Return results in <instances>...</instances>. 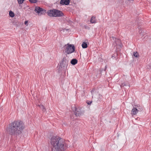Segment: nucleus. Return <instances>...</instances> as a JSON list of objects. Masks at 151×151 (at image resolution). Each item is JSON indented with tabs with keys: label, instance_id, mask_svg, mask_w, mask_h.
Instances as JSON below:
<instances>
[{
	"label": "nucleus",
	"instance_id": "obj_23",
	"mask_svg": "<svg viewBox=\"0 0 151 151\" xmlns=\"http://www.w3.org/2000/svg\"><path fill=\"white\" fill-rule=\"evenodd\" d=\"M38 106H39V107L42 109V108H43V106L42 104L38 105Z\"/></svg>",
	"mask_w": 151,
	"mask_h": 151
},
{
	"label": "nucleus",
	"instance_id": "obj_4",
	"mask_svg": "<svg viewBox=\"0 0 151 151\" xmlns=\"http://www.w3.org/2000/svg\"><path fill=\"white\" fill-rule=\"evenodd\" d=\"M65 52L67 54H70L73 52L75 50V47L73 45L68 44L65 45Z\"/></svg>",
	"mask_w": 151,
	"mask_h": 151
},
{
	"label": "nucleus",
	"instance_id": "obj_15",
	"mask_svg": "<svg viewBox=\"0 0 151 151\" xmlns=\"http://www.w3.org/2000/svg\"><path fill=\"white\" fill-rule=\"evenodd\" d=\"M82 47L83 48H85L87 47V44L85 42H83L82 45Z\"/></svg>",
	"mask_w": 151,
	"mask_h": 151
},
{
	"label": "nucleus",
	"instance_id": "obj_1",
	"mask_svg": "<svg viewBox=\"0 0 151 151\" xmlns=\"http://www.w3.org/2000/svg\"><path fill=\"white\" fill-rule=\"evenodd\" d=\"M24 128V124L22 121L20 120H15L10 124L7 131L10 135L20 137Z\"/></svg>",
	"mask_w": 151,
	"mask_h": 151
},
{
	"label": "nucleus",
	"instance_id": "obj_31",
	"mask_svg": "<svg viewBox=\"0 0 151 151\" xmlns=\"http://www.w3.org/2000/svg\"><path fill=\"white\" fill-rule=\"evenodd\" d=\"M115 54L116 55H117V54H116H116Z\"/></svg>",
	"mask_w": 151,
	"mask_h": 151
},
{
	"label": "nucleus",
	"instance_id": "obj_17",
	"mask_svg": "<svg viewBox=\"0 0 151 151\" xmlns=\"http://www.w3.org/2000/svg\"><path fill=\"white\" fill-rule=\"evenodd\" d=\"M133 55L136 58H138L139 56V53L137 52H134Z\"/></svg>",
	"mask_w": 151,
	"mask_h": 151
},
{
	"label": "nucleus",
	"instance_id": "obj_22",
	"mask_svg": "<svg viewBox=\"0 0 151 151\" xmlns=\"http://www.w3.org/2000/svg\"><path fill=\"white\" fill-rule=\"evenodd\" d=\"M86 103L88 105H90L92 103V101H87Z\"/></svg>",
	"mask_w": 151,
	"mask_h": 151
},
{
	"label": "nucleus",
	"instance_id": "obj_26",
	"mask_svg": "<svg viewBox=\"0 0 151 151\" xmlns=\"http://www.w3.org/2000/svg\"><path fill=\"white\" fill-rule=\"evenodd\" d=\"M91 93L92 94V97H93V96L94 95H93V94H94V90H92V91H91Z\"/></svg>",
	"mask_w": 151,
	"mask_h": 151
},
{
	"label": "nucleus",
	"instance_id": "obj_11",
	"mask_svg": "<svg viewBox=\"0 0 151 151\" xmlns=\"http://www.w3.org/2000/svg\"><path fill=\"white\" fill-rule=\"evenodd\" d=\"M90 22L92 24L95 23L97 22V19L96 17L94 16H92L91 18Z\"/></svg>",
	"mask_w": 151,
	"mask_h": 151
},
{
	"label": "nucleus",
	"instance_id": "obj_24",
	"mask_svg": "<svg viewBox=\"0 0 151 151\" xmlns=\"http://www.w3.org/2000/svg\"><path fill=\"white\" fill-rule=\"evenodd\" d=\"M42 110L43 112H45L46 110V109L44 106H43V108H42Z\"/></svg>",
	"mask_w": 151,
	"mask_h": 151
},
{
	"label": "nucleus",
	"instance_id": "obj_25",
	"mask_svg": "<svg viewBox=\"0 0 151 151\" xmlns=\"http://www.w3.org/2000/svg\"><path fill=\"white\" fill-rule=\"evenodd\" d=\"M28 22V21L27 20L25 21L24 22V24L25 25H28L27 23Z\"/></svg>",
	"mask_w": 151,
	"mask_h": 151
},
{
	"label": "nucleus",
	"instance_id": "obj_14",
	"mask_svg": "<svg viewBox=\"0 0 151 151\" xmlns=\"http://www.w3.org/2000/svg\"><path fill=\"white\" fill-rule=\"evenodd\" d=\"M128 84L127 82H124L122 83V84L120 85L121 88H122L124 86H128Z\"/></svg>",
	"mask_w": 151,
	"mask_h": 151
},
{
	"label": "nucleus",
	"instance_id": "obj_7",
	"mask_svg": "<svg viewBox=\"0 0 151 151\" xmlns=\"http://www.w3.org/2000/svg\"><path fill=\"white\" fill-rule=\"evenodd\" d=\"M70 2V0H60V4L62 5H68Z\"/></svg>",
	"mask_w": 151,
	"mask_h": 151
},
{
	"label": "nucleus",
	"instance_id": "obj_12",
	"mask_svg": "<svg viewBox=\"0 0 151 151\" xmlns=\"http://www.w3.org/2000/svg\"><path fill=\"white\" fill-rule=\"evenodd\" d=\"M135 107H134V108H136V109H137V110L138 111H141L143 109L142 107L139 105H135Z\"/></svg>",
	"mask_w": 151,
	"mask_h": 151
},
{
	"label": "nucleus",
	"instance_id": "obj_9",
	"mask_svg": "<svg viewBox=\"0 0 151 151\" xmlns=\"http://www.w3.org/2000/svg\"><path fill=\"white\" fill-rule=\"evenodd\" d=\"M35 12L37 13L39 15H41V14L45 12L46 10H34Z\"/></svg>",
	"mask_w": 151,
	"mask_h": 151
},
{
	"label": "nucleus",
	"instance_id": "obj_29",
	"mask_svg": "<svg viewBox=\"0 0 151 151\" xmlns=\"http://www.w3.org/2000/svg\"><path fill=\"white\" fill-rule=\"evenodd\" d=\"M115 54H114V56H113V55L112 56V57H115L114 56H115Z\"/></svg>",
	"mask_w": 151,
	"mask_h": 151
},
{
	"label": "nucleus",
	"instance_id": "obj_16",
	"mask_svg": "<svg viewBox=\"0 0 151 151\" xmlns=\"http://www.w3.org/2000/svg\"><path fill=\"white\" fill-rule=\"evenodd\" d=\"M9 15L12 17H13L14 16V14L12 11H10L9 12Z\"/></svg>",
	"mask_w": 151,
	"mask_h": 151
},
{
	"label": "nucleus",
	"instance_id": "obj_8",
	"mask_svg": "<svg viewBox=\"0 0 151 151\" xmlns=\"http://www.w3.org/2000/svg\"><path fill=\"white\" fill-rule=\"evenodd\" d=\"M68 63V61H64L62 60V61L60 63V66L62 67H66L67 66Z\"/></svg>",
	"mask_w": 151,
	"mask_h": 151
},
{
	"label": "nucleus",
	"instance_id": "obj_5",
	"mask_svg": "<svg viewBox=\"0 0 151 151\" xmlns=\"http://www.w3.org/2000/svg\"><path fill=\"white\" fill-rule=\"evenodd\" d=\"M114 45L116 47V49L119 47L120 49L122 47V45L120 40L118 39H116Z\"/></svg>",
	"mask_w": 151,
	"mask_h": 151
},
{
	"label": "nucleus",
	"instance_id": "obj_30",
	"mask_svg": "<svg viewBox=\"0 0 151 151\" xmlns=\"http://www.w3.org/2000/svg\"><path fill=\"white\" fill-rule=\"evenodd\" d=\"M150 68H151V65H150Z\"/></svg>",
	"mask_w": 151,
	"mask_h": 151
},
{
	"label": "nucleus",
	"instance_id": "obj_6",
	"mask_svg": "<svg viewBox=\"0 0 151 151\" xmlns=\"http://www.w3.org/2000/svg\"><path fill=\"white\" fill-rule=\"evenodd\" d=\"M75 114L76 116H80L83 114V112L79 108H75Z\"/></svg>",
	"mask_w": 151,
	"mask_h": 151
},
{
	"label": "nucleus",
	"instance_id": "obj_20",
	"mask_svg": "<svg viewBox=\"0 0 151 151\" xmlns=\"http://www.w3.org/2000/svg\"><path fill=\"white\" fill-rule=\"evenodd\" d=\"M35 9H43L40 7L39 6H36L35 8Z\"/></svg>",
	"mask_w": 151,
	"mask_h": 151
},
{
	"label": "nucleus",
	"instance_id": "obj_2",
	"mask_svg": "<svg viewBox=\"0 0 151 151\" xmlns=\"http://www.w3.org/2000/svg\"><path fill=\"white\" fill-rule=\"evenodd\" d=\"M50 143L52 151H66L67 148L63 139L58 136L53 137L50 139Z\"/></svg>",
	"mask_w": 151,
	"mask_h": 151
},
{
	"label": "nucleus",
	"instance_id": "obj_18",
	"mask_svg": "<svg viewBox=\"0 0 151 151\" xmlns=\"http://www.w3.org/2000/svg\"><path fill=\"white\" fill-rule=\"evenodd\" d=\"M143 30H142V29H140L139 32L140 34V35H143V32H142ZM144 32V31H143Z\"/></svg>",
	"mask_w": 151,
	"mask_h": 151
},
{
	"label": "nucleus",
	"instance_id": "obj_28",
	"mask_svg": "<svg viewBox=\"0 0 151 151\" xmlns=\"http://www.w3.org/2000/svg\"><path fill=\"white\" fill-rule=\"evenodd\" d=\"M126 1H133L134 0H126Z\"/></svg>",
	"mask_w": 151,
	"mask_h": 151
},
{
	"label": "nucleus",
	"instance_id": "obj_21",
	"mask_svg": "<svg viewBox=\"0 0 151 151\" xmlns=\"http://www.w3.org/2000/svg\"><path fill=\"white\" fill-rule=\"evenodd\" d=\"M30 2L32 3H36L37 2V0H29Z\"/></svg>",
	"mask_w": 151,
	"mask_h": 151
},
{
	"label": "nucleus",
	"instance_id": "obj_19",
	"mask_svg": "<svg viewBox=\"0 0 151 151\" xmlns=\"http://www.w3.org/2000/svg\"><path fill=\"white\" fill-rule=\"evenodd\" d=\"M62 60L64 61H68V59L67 58V56L64 57L62 59Z\"/></svg>",
	"mask_w": 151,
	"mask_h": 151
},
{
	"label": "nucleus",
	"instance_id": "obj_27",
	"mask_svg": "<svg viewBox=\"0 0 151 151\" xmlns=\"http://www.w3.org/2000/svg\"><path fill=\"white\" fill-rule=\"evenodd\" d=\"M84 27H85V28H88V26H86H86H84Z\"/></svg>",
	"mask_w": 151,
	"mask_h": 151
},
{
	"label": "nucleus",
	"instance_id": "obj_13",
	"mask_svg": "<svg viewBox=\"0 0 151 151\" xmlns=\"http://www.w3.org/2000/svg\"><path fill=\"white\" fill-rule=\"evenodd\" d=\"M78 62V60L76 59H73L71 61V63L73 65H75Z\"/></svg>",
	"mask_w": 151,
	"mask_h": 151
},
{
	"label": "nucleus",
	"instance_id": "obj_3",
	"mask_svg": "<svg viewBox=\"0 0 151 151\" xmlns=\"http://www.w3.org/2000/svg\"><path fill=\"white\" fill-rule=\"evenodd\" d=\"M47 13L48 15L50 17H59L63 15L62 12L59 10H48Z\"/></svg>",
	"mask_w": 151,
	"mask_h": 151
},
{
	"label": "nucleus",
	"instance_id": "obj_10",
	"mask_svg": "<svg viewBox=\"0 0 151 151\" xmlns=\"http://www.w3.org/2000/svg\"><path fill=\"white\" fill-rule=\"evenodd\" d=\"M138 112L137 109L134 107L131 111V114L132 116L136 115Z\"/></svg>",
	"mask_w": 151,
	"mask_h": 151
}]
</instances>
